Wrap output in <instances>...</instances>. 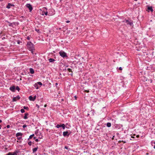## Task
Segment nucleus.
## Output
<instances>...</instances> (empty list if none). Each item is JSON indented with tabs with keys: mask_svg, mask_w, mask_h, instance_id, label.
<instances>
[{
	"mask_svg": "<svg viewBox=\"0 0 155 155\" xmlns=\"http://www.w3.org/2000/svg\"><path fill=\"white\" fill-rule=\"evenodd\" d=\"M23 108H24V109H25L28 110V108L27 107L24 106Z\"/></svg>",
	"mask_w": 155,
	"mask_h": 155,
	"instance_id": "bb28decb",
	"label": "nucleus"
},
{
	"mask_svg": "<svg viewBox=\"0 0 155 155\" xmlns=\"http://www.w3.org/2000/svg\"><path fill=\"white\" fill-rule=\"evenodd\" d=\"M119 69L120 70H122V68L121 67L119 68Z\"/></svg>",
	"mask_w": 155,
	"mask_h": 155,
	"instance_id": "2f4dec72",
	"label": "nucleus"
},
{
	"mask_svg": "<svg viewBox=\"0 0 155 155\" xmlns=\"http://www.w3.org/2000/svg\"><path fill=\"white\" fill-rule=\"evenodd\" d=\"M26 6L29 8L30 12H31L32 10V6L30 4H27L26 5Z\"/></svg>",
	"mask_w": 155,
	"mask_h": 155,
	"instance_id": "20e7f679",
	"label": "nucleus"
},
{
	"mask_svg": "<svg viewBox=\"0 0 155 155\" xmlns=\"http://www.w3.org/2000/svg\"><path fill=\"white\" fill-rule=\"evenodd\" d=\"M68 71L69 72H72V70L70 68H68V69H67Z\"/></svg>",
	"mask_w": 155,
	"mask_h": 155,
	"instance_id": "5701e85b",
	"label": "nucleus"
},
{
	"mask_svg": "<svg viewBox=\"0 0 155 155\" xmlns=\"http://www.w3.org/2000/svg\"><path fill=\"white\" fill-rule=\"evenodd\" d=\"M36 30L38 32L39 31V30Z\"/></svg>",
	"mask_w": 155,
	"mask_h": 155,
	"instance_id": "79ce46f5",
	"label": "nucleus"
},
{
	"mask_svg": "<svg viewBox=\"0 0 155 155\" xmlns=\"http://www.w3.org/2000/svg\"><path fill=\"white\" fill-rule=\"evenodd\" d=\"M28 115V113H25V116L24 117V118L25 119H27V118H28L27 116Z\"/></svg>",
	"mask_w": 155,
	"mask_h": 155,
	"instance_id": "9b49d317",
	"label": "nucleus"
},
{
	"mask_svg": "<svg viewBox=\"0 0 155 155\" xmlns=\"http://www.w3.org/2000/svg\"><path fill=\"white\" fill-rule=\"evenodd\" d=\"M64 148L65 149H68V147L67 146H65L64 147Z\"/></svg>",
	"mask_w": 155,
	"mask_h": 155,
	"instance_id": "4c0bfd02",
	"label": "nucleus"
},
{
	"mask_svg": "<svg viewBox=\"0 0 155 155\" xmlns=\"http://www.w3.org/2000/svg\"><path fill=\"white\" fill-rule=\"evenodd\" d=\"M36 83L38 85H42V83L40 82H38Z\"/></svg>",
	"mask_w": 155,
	"mask_h": 155,
	"instance_id": "412c9836",
	"label": "nucleus"
},
{
	"mask_svg": "<svg viewBox=\"0 0 155 155\" xmlns=\"http://www.w3.org/2000/svg\"><path fill=\"white\" fill-rule=\"evenodd\" d=\"M107 126L108 127H110L111 126V124L110 123H107Z\"/></svg>",
	"mask_w": 155,
	"mask_h": 155,
	"instance_id": "2eb2a0df",
	"label": "nucleus"
},
{
	"mask_svg": "<svg viewBox=\"0 0 155 155\" xmlns=\"http://www.w3.org/2000/svg\"><path fill=\"white\" fill-rule=\"evenodd\" d=\"M56 127L57 128H59L60 127H61V124L59 125V124H58L56 126Z\"/></svg>",
	"mask_w": 155,
	"mask_h": 155,
	"instance_id": "b1692460",
	"label": "nucleus"
},
{
	"mask_svg": "<svg viewBox=\"0 0 155 155\" xmlns=\"http://www.w3.org/2000/svg\"><path fill=\"white\" fill-rule=\"evenodd\" d=\"M134 0L135 1H137V0Z\"/></svg>",
	"mask_w": 155,
	"mask_h": 155,
	"instance_id": "de8ad7c7",
	"label": "nucleus"
},
{
	"mask_svg": "<svg viewBox=\"0 0 155 155\" xmlns=\"http://www.w3.org/2000/svg\"><path fill=\"white\" fill-rule=\"evenodd\" d=\"M11 155H17L16 153H11Z\"/></svg>",
	"mask_w": 155,
	"mask_h": 155,
	"instance_id": "c85d7f7f",
	"label": "nucleus"
},
{
	"mask_svg": "<svg viewBox=\"0 0 155 155\" xmlns=\"http://www.w3.org/2000/svg\"><path fill=\"white\" fill-rule=\"evenodd\" d=\"M20 97L19 96H17L16 97H14L13 98V101H15L19 99H20Z\"/></svg>",
	"mask_w": 155,
	"mask_h": 155,
	"instance_id": "423d86ee",
	"label": "nucleus"
},
{
	"mask_svg": "<svg viewBox=\"0 0 155 155\" xmlns=\"http://www.w3.org/2000/svg\"><path fill=\"white\" fill-rule=\"evenodd\" d=\"M60 55L63 57L65 58L67 57L66 53L63 51H61L59 52Z\"/></svg>",
	"mask_w": 155,
	"mask_h": 155,
	"instance_id": "f03ea898",
	"label": "nucleus"
},
{
	"mask_svg": "<svg viewBox=\"0 0 155 155\" xmlns=\"http://www.w3.org/2000/svg\"><path fill=\"white\" fill-rule=\"evenodd\" d=\"M11 6H12V5L10 3H8V5L7 6L6 8H10Z\"/></svg>",
	"mask_w": 155,
	"mask_h": 155,
	"instance_id": "4468645a",
	"label": "nucleus"
},
{
	"mask_svg": "<svg viewBox=\"0 0 155 155\" xmlns=\"http://www.w3.org/2000/svg\"><path fill=\"white\" fill-rule=\"evenodd\" d=\"M69 135V134H68V131H64L63 132V135L64 137H65L66 136H68Z\"/></svg>",
	"mask_w": 155,
	"mask_h": 155,
	"instance_id": "0eeeda50",
	"label": "nucleus"
},
{
	"mask_svg": "<svg viewBox=\"0 0 155 155\" xmlns=\"http://www.w3.org/2000/svg\"><path fill=\"white\" fill-rule=\"evenodd\" d=\"M10 127V125H7V128H9Z\"/></svg>",
	"mask_w": 155,
	"mask_h": 155,
	"instance_id": "72a5a7b5",
	"label": "nucleus"
},
{
	"mask_svg": "<svg viewBox=\"0 0 155 155\" xmlns=\"http://www.w3.org/2000/svg\"><path fill=\"white\" fill-rule=\"evenodd\" d=\"M66 22L67 23H68L70 22V21L68 20V21H66Z\"/></svg>",
	"mask_w": 155,
	"mask_h": 155,
	"instance_id": "e433bc0d",
	"label": "nucleus"
},
{
	"mask_svg": "<svg viewBox=\"0 0 155 155\" xmlns=\"http://www.w3.org/2000/svg\"><path fill=\"white\" fill-rule=\"evenodd\" d=\"M15 89L17 90L18 91H19L20 90V88L18 86H17L15 88Z\"/></svg>",
	"mask_w": 155,
	"mask_h": 155,
	"instance_id": "aec40b11",
	"label": "nucleus"
},
{
	"mask_svg": "<svg viewBox=\"0 0 155 155\" xmlns=\"http://www.w3.org/2000/svg\"><path fill=\"white\" fill-rule=\"evenodd\" d=\"M15 87L14 86L11 87L10 88V90L13 92L15 91Z\"/></svg>",
	"mask_w": 155,
	"mask_h": 155,
	"instance_id": "6e6552de",
	"label": "nucleus"
},
{
	"mask_svg": "<svg viewBox=\"0 0 155 155\" xmlns=\"http://www.w3.org/2000/svg\"><path fill=\"white\" fill-rule=\"evenodd\" d=\"M44 13H42V15H44V13L46 15H47L48 14V12H43Z\"/></svg>",
	"mask_w": 155,
	"mask_h": 155,
	"instance_id": "4be33fe9",
	"label": "nucleus"
},
{
	"mask_svg": "<svg viewBox=\"0 0 155 155\" xmlns=\"http://www.w3.org/2000/svg\"><path fill=\"white\" fill-rule=\"evenodd\" d=\"M34 86L35 87H36V88L37 89H38L39 88V87L38 86V85L37 84V83L35 84Z\"/></svg>",
	"mask_w": 155,
	"mask_h": 155,
	"instance_id": "f3484780",
	"label": "nucleus"
},
{
	"mask_svg": "<svg viewBox=\"0 0 155 155\" xmlns=\"http://www.w3.org/2000/svg\"><path fill=\"white\" fill-rule=\"evenodd\" d=\"M36 98V95H35L33 97L31 96H30L29 97V98L30 101H33L35 100Z\"/></svg>",
	"mask_w": 155,
	"mask_h": 155,
	"instance_id": "39448f33",
	"label": "nucleus"
},
{
	"mask_svg": "<svg viewBox=\"0 0 155 155\" xmlns=\"http://www.w3.org/2000/svg\"><path fill=\"white\" fill-rule=\"evenodd\" d=\"M2 122V120H0V123Z\"/></svg>",
	"mask_w": 155,
	"mask_h": 155,
	"instance_id": "c03bdc74",
	"label": "nucleus"
},
{
	"mask_svg": "<svg viewBox=\"0 0 155 155\" xmlns=\"http://www.w3.org/2000/svg\"><path fill=\"white\" fill-rule=\"evenodd\" d=\"M136 137H137L138 138V137H139V135H137Z\"/></svg>",
	"mask_w": 155,
	"mask_h": 155,
	"instance_id": "a19ab883",
	"label": "nucleus"
},
{
	"mask_svg": "<svg viewBox=\"0 0 155 155\" xmlns=\"http://www.w3.org/2000/svg\"><path fill=\"white\" fill-rule=\"evenodd\" d=\"M22 135V134L20 132L16 134V137H18L19 136H21Z\"/></svg>",
	"mask_w": 155,
	"mask_h": 155,
	"instance_id": "1a4fd4ad",
	"label": "nucleus"
},
{
	"mask_svg": "<svg viewBox=\"0 0 155 155\" xmlns=\"http://www.w3.org/2000/svg\"><path fill=\"white\" fill-rule=\"evenodd\" d=\"M38 149V147H36L33 149V152L34 153Z\"/></svg>",
	"mask_w": 155,
	"mask_h": 155,
	"instance_id": "dca6fc26",
	"label": "nucleus"
},
{
	"mask_svg": "<svg viewBox=\"0 0 155 155\" xmlns=\"http://www.w3.org/2000/svg\"><path fill=\"white\" fill-rule=\"evenodd\" d=\"M28 144L29 145L31 146V141L29 142L28 143Z\"/></svg>",
	"mask_w": 155,
	"mask_h": 155,
	"instance_id": "cd10ccee",
	"label": "nucleus"
},
{
	"mask_svg": "<svg viewBox=\"0 0 155 155\" xmlns=\"http://www.w3.org/2000/svg\"><path fill=\"white\" fill-rule=\"evenodd\" d=\"M27 47L29 48V50L32 51L33 49V45L30 42H28L27 44Z\"/></svg>",
	"mask_w": 155,
	"mask_h": 155,
	"instance_id": "f257e3e1",
	"label": "nucleus"
},
{
	"mask_svg": "<svg viewBox=\"0 0 155 155\" xmlns=\"http://www.w3.org/2000/svg\"><path fill=\"white\" fill-rule=\"evenodd\" d=\"M34 136V134H33L32 135H31L29 137V139H31L32 138V137Z\"/></svg>",
	"mask_w": 155,
	"mask_h": 155,
	"instance_id": "393cba45",
	"label": "nucleus"
},
{
	"mask_svg": "<svg viewBox=\"0 0 155 155\" xmlns=\"http://www.w3.org/2000/svg\"><path fill=\"white\" fill-rule=\"evenodd\" d=\"M49 61L50 62H52L54 61L55 60L51 58L49 59Z\"/></svg>",
	"mask_w": 155,
	"mask_h": 155,
	"instance_id": "ddd939ff",
	"label": "nucleus"
},
{
	"mask_svg": "<svg viewBox=\"0 0 155 155\" xmlns=\"http://www.w3.org/2000/svg\"><path fill=\"white\" fill-rule=\"evenodd\" d=\"M21 112L22 113H23L24 112H25V110H24V109H21Z\"/></svg>",
	"mask_w": 155,
	"mask_h": 155,
	"instance_id": "a878e982",
	"label": "nucleus"
},
{
	"mask_svg": "<svg viewBox=\"0 0 155 155\" xmlns=\"http://www.w3.org/2000/svg\"><path fill=\"white\" fill-rule=\"evenodd\" d=\"M27 39L28 40H30V37L29 36H28L27 38Z\"/></svg>",
	"mask_w": 155,
	"mask_h": 155,
	"instance_id": "473e14b6",
	"label": "nucleus"
},
{
	"mask_svg": "<svg viewBox=\"0 0 155 155\" xmlns=\"http://www.w3.org/2000/svg\"><path fill=\"white\" fill-rule=\"evenodd\" d=\"M29 70L31 74H33L34 73V71L32 68H30Z\"/></svg>",
	"mask_w": 155,
	"mask_h": 155,
	"instance_id": "f8f14e48",
	"label": "nucleus"
},
{
	"mask_svg": "<svg viewBox=\"0 0 155 155\" xmlns=\"http://www.w3.org/2000/svg\"><path fill=\"white\" fill-rule=\"evenodd\" d=\"M122 142H123L124 143H125L126 142L125 141H122Z\"/></svg>",
	"mask_w": 155,
	"mask_h": 155,
	"instance_id": "a18cd8bd",
	"label": "nucleus"
},
{
	"mask_svg": "<svg viewBox=\"0 0 155 155\" xmlns=\"http://www.w3.org/2000/svg\"><path fill=\"white\" fill-rule=\"evenodd\" d=\"M46 106V105H45V106H44V107H45Z\"/></svg>",
	"mask_w": 155,
	"mask_h": 155,
	"instance_id": "49530a36",
	"label": "nucleus"
},
{
	"mask_svg": "<svg viewBox=\"0 0 155 155\" xmlns=\"http://www.w3.org/2000/svg\"><path fill=\"white\" fill-rule=\"evenodd\" d=\"M27 127V126H26V125L25 124H24V125L23 126V128H25V127Z\"/></svg>",
	"mask_w": 155,
	"mask_h": 155,
	"instance_id": "c756f323",
	"label": "nucleus"
},
{
	"mask_svg": "<svg viewBox=\"0 0 155 155\" xmlns=\"http://www.w3.org/2000/svg\"><path fill=\"white\" fill-rule=\"evenodd\" d=\"M89 114H88V115H89Z\"/></svg>",
	"mask_w": 155,
	"mask_h": 155,
	"instance_id": "8fccbe9b",
	"label": "nucleus"
},
{
	"mask_svg": "<svg viewBox=\"0 0 155 155\" xmlns=\"http://www.w3.org/2000/svg\"><path fill=\"white\" fill-rule=\"evenodd\" d=\"M122 22H125L127 23V25H129L130 26H133V23L131 21H129L128 20L125 19Z\"/></svg>",
	"mask_w": 155,
	"mask_h": 155,
	"instance_id": "7ed1b4c3",
	"label": "nucleus"
},
{
	"mask_svg": "<svg viewBox=\"0 0 155 155\" xmlns=\"http://www.w3.org/2000/svg\"><path fill=\"white\" fill-rule=\"evenodd\" d=\"M35 141H36V142H38V139H36L35 140Z\"/></svg>",
	"mask_w": 155,
	"mask_h": 155,
	"instance_id": "c9c22d12",
	"label": "nucleus"
},
{
	"mask_svg": "<svg viewBox=\"0 0 155 155\" xmlns=\"http://www.w3.org/2000/svg\"><path fill=\"white\" fill-rule=\"evenodd\" d=\"M85 91L87 92V93H88L89 92V91H88V90H85Z\"/></svg>",
	"mask_w": 155,
	"mask_h": 155,
	"instance_id": "58836bf2",
	"label": "nucleus"
},
{
	"mask_svg": "<svg viewBox=\"0 0 155 155\" xmlns=\"http://www.w3.org/2000/svg\"><path fill=\"white\" fill-rule=\"evenodd\" d=\"M74 98H75V99L76 100V98H77V97H76V96H74Z\"/></svg>",
	"mask_w": 155,
	"mask_h": 155,
	"instance_id": "ea45409f",
	"label": "nucleus"
},
{
	"mask_svg": "<svg viewBox=\"0 0 155 155\" xmlns=\"http://www.w3.org/2000/svg\"><path fill=\"white\" fill-rule=\"evenodd\" d=\"M57 83H56V85H57Z\"/></svg>",
	"mask_w": 155,
	"mask_h": 155,
	"instance_id": "09e8293b",
	"label": "nucleus"
},
{
	"mask_svg": "<svg viewBox=\"0 0 155 155\" xmlns=\"http://www.w3.org/2000/svg\"><path fill=\"white\" fill-rule=\"evenodd\" d=\"M21 139V137L17 138V139L18 140H20Z\"/></svg>",
	"mask_w": 155,
	"mask_h": 155,
	"instance_id": "7c9ffc66",
	"label": "nucleus"
},
{
	"mask_svg": "<svg viewBox=\"0 0 155 155\" xmlns=\"http://www.w3.org/2000/svg\"><path fill=\"white\" fill-rule=\"evenodd\" d=\"M6 155H11V153H9Z\"/></svg>",
	"mask_w": 155,
	"mask_h": 155,
	"instance_id": "f704fd0d",
	"label": "nucleus"
},
{
	"mask_svg": "<svg viewBox=\"0 0 155 155\" xmlns=\"http://www.w3.org/2000/svg\"><path fill=\"white\" fill-rule=\"evenodd\" d=\"M61 127H62V128L63 129H65V125L64 124H61Z\"/></svg>",
	"mask_w": 155,
	"mask_h": 155,
	"instance_id": "6ab92c4d",
	"label": "nucleus"
},
{
	"mask_svg": "<svg viewBox=\"0 0 155 155\" xmlns=\"http://www.w3.org/2000/svg\"><path fill=\"white\" fill-rule=\"evenodd\" d=\"M147 9L151 11V12H152L153 11L152 7L151 6H149L147 8Z\"/></svg>",
	"mask_w": 155,
	"mask_h": 155,
	"instance_id": "9d476101",
	"label": "nucleus"
},
{
	"mask_svg": "<svg viewBox=\"0 0 155 155\" xmlns=\"http://www.w3.org/2000/svg\"><path fill=\"white\" fill-rule=\"evenodd\" d=\"M36 106L38 107H39V106L37 104H36Z\"/></svg>",
	"mask_w": 155,
	"mask_h": 155,
	"instance_id": "37998d69",
	"label": "nucleus"
},
{
	"mask_svg": "<svg viewBox=\"0 0 155 155\" xmlns=\"http://www.w3.org/2000/svg\"><path fill=\"white\" fill-rule=\"evenodd\" d=\"M151 144L152 146H153V145H154L153 148L154 149H155V142L152 141L151 142Z\"/></svg>",
	"mask_w": 155,
	"mask_h": 155,
	"instance_id": "a211bd4d",
	"label": "nucleus"
}]
</instances>
